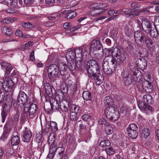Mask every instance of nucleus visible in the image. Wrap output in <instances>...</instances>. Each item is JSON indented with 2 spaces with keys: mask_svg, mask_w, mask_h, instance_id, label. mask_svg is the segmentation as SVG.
I'll use <instances>...</instances> for the list:
<instances>
[{
  "mask_svg": "<svg viewBox=\"0 0 159 159\" xmlns=\"http://www.w3.org/2000/svg\"><path fill=\"white\" fill-rule=\"evenodd\" d=\"M146 11L145 9H143L141 10H135L134 9H132V13H133V14L135 16H136L139 15L140 14V12L142 11Z\"/></svg>",
  "mask_w": 159,
  "mask_h": 159,
  "instance_id": "obj_53",
  "label": "nucleus"
},
{
  "mask_svg": "<svg viewBox=\"0 0 159 159\" xmlns=\"http://www.w3.org/2000/svg\"><path fill=\"white\" fill-rule=\"evenodd\" d=\"M59 108L63 112H67L68 111V107L62 102L60 103Z\"/></svg>",
  "mask_w": 159,
  "mask_h": 159,
  "instance_id": "obj_50",
  "label": "nucleus"
},
{
  "mask_svg": "<svg viewBox=\"0 0 159 159\" xmlns=\"http://www.w3.org/2000/svg\"><path fill=\"white\" fill-rule=\"evenodd\" d=\"M104 104L106 106H108L107 107H108L110 106H112L114 104V99L111 98L110 97L107 96L104 99Z\"/></svg>",
  "mask_w": 159,
  "mask_h": 159,
  "instance_id": "obj_33",
  "label": "nucleus"
},
{
  "mask_svg": "<svg viewBox=\"0 0 159 159\" xmlns=\"http://www.w3.org/2000/svg\"><path fill=\"white\" fill-rule=\"evenodd\" d=\"M70 119L72 121H75L78 119V114L72 112L70 114Z\"/></svg>",
  "mask_w": 159,
  "mask_h": 159,
  "instance_id": "obj_55",
  "label": "nucleus"
},
{
  "mask_svg": "<svg viewBox=\"0 0 159 159\" xmlns=\"http://www.w3.org/2000/svg\"><path fill=\"white\" fill-rule=\"evenodd\" d=\"M147 37L146 34L139 30H137L134 33L135 42L138 45L141 47L144 45V41Z\"/></svg>",
  "mask_w": 159,
  "mask_h": 159,
  "instance_id": "obj_8",
  "label": "nucleus"
},
{
  "mask_svg": "<svg viewBox=\"0 0 159 159\" xmlns=\"http://www.w3.org/2000/svg\"><path fill=\"white\" fill-rule=\"evenodd\" d=\"M6 2L9 7L16 8L19 7L17 0H6Z\"/></svg>",
  "mask_w": 159,
  "mask_h": 159,
  "instance_id": "obj_30",
  "label": "nucleus"
},
{
  "mask_svg": "<svg viewBox=\"0 0 159 159\" xmlns=\"http://www.w3.org/2000/svg\"><path fill=\"white\" fill-rule=\"evenodd\" d=\"M49 79L54 82L61 74L59 67L56 64H52L46 67Z\"/></svg>",
  "mask_w": 159,
  "mask_h": 159,
  "instance_id": "obj_2",
  "label": "nucleus"
},
{
  "mask_svg": "<svg viewBox=\"0 0 159 159\" xmlns=\"http://www.w3.org/2000/svg\"><path fill=\"white\" fill-rule=\"evenodd\" d=\"M6 99L7 100V103L11 107H14L16 105V100L11 97H8V96H6Z\"/></svg>",
  "mask_w": 159,
  "mask_h": 159,
  "instance_id": "obj_38",
  "label": "nucleus"
},
{
  "mask_svg": "<svg viewBox=\"0 0 159 159\" xmlns=\"http://www.w3.org/2000/svg\"><path fill=\"white\" fill-rule=\"evenodd\" d=\"M15 34L16 36L22 37L23 36V33L21 31L17 30Z\"/></svg>",
  "mask_w": 159,
  "mask_h": 159,
  "instance_id": "obj_64",
  "label": "nucleus"
},
{
  "mask_svg": "<svg viewBox=\"0 0 159 159\" xmlns=\"http://www.w3.org/2000/svg\"><path fill=\"white\" fill-rule=\"evenodd\" d=\"M23 27L27 29H29L33 27V25L30 22H25L22 24Z\"/></svg>",
  "mask_w": 159,
  "mask_h": 159,
  "instance_id": "obj_59",
  "label": "nucleus"
},
{
  "mask_svg": "<svg viewBox=\"0 0 159 159\" xmlns=\"http://www.w3.org/2000/svg\"><path fill=\"white\" fill-rule=\"evenodd\" d=\"M18 102L24 105L25 108H28L29 106L30 102L28 99L27 96L23 92H20L17 98Z\"/></svg>",
  "mask_w": 159,
  "mask_h": 159,
  "instance_id": "obj_12",
  "label": "nucleus"
},
{
  "mask_svg": "<svg viewBox=\"0 0 159 159\" xmlns=\"http://www.w3.org/2000/svg\"><path fill=\"white\" fill-rule=\"evenodd\" d=\"M80 48L76 49V54L78 55L79 60H81V62H84L89 59V55L88 52V46L83 45L80 47Z\"/></svg>",
  "mask_w": 159,
  "mask_h": 159,
  "instance_id": "obj_4",
  "label": "nucleus"
},
{
  "mask_svg": "<svg viewBox=\"0 0 159 159\" xmlns=\"http://www.w3.org/2000/svg\"><path fill=\"white\" fill-rule=\"evenodd\" d=\"M37 110V105L35 103L30 104L29 103V106L28 108H25L24 106V114L26 113L28 111L29 115L32 118H34L37 115L36 111Z\"/></svg>",
  "mask_w": 159,
  "mask_h": 159,
  "instance_id": "obj_10",
  "label": "nucleus"
},
{
  "mask_svg": "<svg viewBox=\"0 0 159 159\" xmlns=\"http://www.w3.org/2000/svg\"><path fill=\"white\" fill-rule=\"evenodd\" d=\"M86 68L88 76H93V75L96 73L100 74V66L95 60L92 59L88 61L86 65Z\"/></svg>",
  "mask_w": 159,
  "mask_h": 159,
  "instance_id": "obj_1",
  "label": "nucleus"
},
{
  "mask_svg": "<svg viewBox=\"0 0 159 159\" xmlns=\"http://www.w3.org/2000/svg\"><path fill=\"white\" fill-rule=\"evenodd\" d=\"M72 112L78 114L80 113V110L79 106L73 105L71 108Z\"/></svg>",
  "mask_w": 159,
  "mask_h": 159,
  "instance_id": "obj_51",
  "label": "nucleus"
},
{
  "mask_svg": "<svg viewBox=\"0 0 159 159\" xmlns=\"http://www.w3.org/2000/svg\"><path fill=\"white\" fill-rule=\"evenodd\" d=\"M82 118L84 120L87 121L90 120L91 119V117L89 115L84 114L82 116Z\"/></svg>",
  "mask_w": 159,
  "mask_h": 159,
  "instance_id": "obj_61",
  "label": "nucleus"
},
{
  "mask_svg": "<svg viewBox=\"0 0 159 159\" xmlns=\"http://www.w3.org/2000/svg\"><path fill=\"white\" fill-rule=\"evenodd\" d=\"M105 127V130L106 134H107L110 135L113 132V128L112 125L109 123Z\"/></svg>",
  "mask_w": 159,
  "mask_h": 159,
  "instance_id": "obj_37",
  "label": "nucleus"
},
{
  "mask_svg": "<svg viewBox=\"0 0 159 159\" xmlns=\"http://www.w3.org/2000/svg\"><path fill=\"white\" fill-rule=\"evenodd\" d=\"M32 133L30 129L27 128H25L21 134L22 140L24 142H29L32 137Z\"/></svg>",
  "mask_w": 159,
  "mask_h": 159,
  "instance_id": "obj_14",
  "label": "nucleus"
},
{
  "mask_svg": "<svg viewBox=\"0 0 159 159\" xmlns=\"http://www.w3.org/2000/svg\"><path fill=\"white\" fill-rule=\"evenodd\" d=\"M142 86L143 89L147 93H152L153 89V85L151 83L146 80L143 82Z\"/></svg>",
  "mask_w": 159,
  "mask_h": 159,
  "instance_id": "obj_18",
  "label": "nucleus"
},
{
  "mask_svg": "<svg viewBox=\"0 0 159 159\" xmlns=\"http://www.w3.org/2000/svg\"><path fill=\"white\" fill-rule=\"evenodd\" d=\"M111 59H106L104 60V62L102 64V69L104 72L106 74L110 75L112 73V69L110 67L109 64H111L113 66L115 67L116 65H115V61H111Z\"/></svg>",
  "mask_w": 159,
  "mask_h": 159,
  "instance_id": "obj_11",
  "label": "nucleus"
},
{
  "mask_svg": "<svg viewBox=\"0 0 159 159\" xmlns=\"http://www.w3.org/2000/svg\"><path fill=\"white\" fill-rule=\"evenodd\" d=\"M144 44H146L148 48L150 50L153 49L154 48L152 40L151 38L148 36L144 41Z\"/></svg>",
  "mask_w": 159,
  "mask_h": 159,
  "instance_id": "obj_29",
  "label": "nucleus"
},
{
  "mask_svg": "<svg viewBox=\"0 0 159 159\" xmlns=\"http://www.w3.org/2000/svg\"><path fill=\"white\" fill-rule=\"evenodd\" d=\"M106 6V5H105L102 7H99V8L97 9V10L95 11L94 12L92 11L90 12L89 14L91 16H94L102 15L105 11L107 10V9L103 8L105 7Z\"/></svg>",
  "mask_w": 159,
  "mask_h": 159,
  "instance_id": "obj_25",
  "label": "nucleus"
},
{
  "mask_svg": "<svg viewBox=\"0 0 159 159\" xmlns=\"http://www.w3.org/2000/svg\"><path fill=\"white\" fill-rule=\"evenodd\" d=\"M66 141L69 143H74L75 142V138L70 134H68L66 137Z\"/></svg>",
  "mask_w": 159,
  "mask_h": 159,
  "instance_id": "obj_43",
  "label": "nucleus"
},
{
  "mask_svg": "<svg viewBox=\"0 0 159 159\" xmlns=\"http://www.w3.org/2000/svg\"><path fill=\"white\" fill-rule=\"evenodd\" d=\"M104 112L107 118L110 121H116L120 116L119 111L113 106L107 107Z\"/></svg>",
  "mask_w": 159,
  "mask_h": 159,
  "instance_id": "obj_3",
  "label": "nucleus"
},
{
  "mask_svg": "<svg viewBox=\"0 0 159 159\" xmlns=\"http://www.w3.org/2000/svg\"><path fill=\"white\" fill-rule=\"evenodd\" d=\"M12 20L11 18L10 17H7L3 19L2 20V22L4 24H9Z\"/></svg>",
  "mask_w": 159,
  "mask_h": 159,
  "instance_id": "obj_62",
  "label": "nucleus"
},
{
  "mask_svg": "<svg viewBox=\"0 0 159 159\" xmlns=\"http://www.w3.org/2000/svg\"><path fill=\"white\" fill-rule=\"evenodd\" d=\"M65 12H66V13H67L66 17L67 19H73L76 16V13L74 11H69L67 12L65 11Z\"/></svg>",
  "mask_w": 159,
  "mask_h": 159,
  "instance_id": "obj_41",
  "label": "nucleus"
},
{
  "mask_svg": "<svg viewBox=\"0 0 159 159\" xmlns=\"http://www.w3.org/2000/svg\"><path fill=\"white\" fill-rule=\"evenodd\" d=\"M98 123L100 125H104L105 127L107 125V123H109L107 120L104 118L102 117L98 120Z\"/></svg>",
  "mask_w": 159,
  "mask_h": 159,
  "instance_id": "obj_54",
  "label": "nucleus"
},
{
  "mask_svg": "<svg viewBox=\"0 0 159 159\" xmlns=\"http://www.w3.org/2000/svg\"><path fill=\"white\" fill-rule=\"evenodd\" d=\"M83 97L85 100L87 101L90 100L92 98L90 92L88 91H85L83 93Z\"/></svg>",
  "mask_w": 159,
  "mask_h": 159,
  "instance_id": "obj_40",
  "label": "nucleus"
},
{
  "mask_svg": "<svg viewBox=\"0 0 159 159\" xmlns=\"http://www.w3.org/2000/svg\"><path fill=\"white\" fill-rule=\"evenodd\" d=\"M0 64L2 69H6L11 66L9 63H6L3 60H0Z\"/></svg>",
  "mask_w": 159,
  "mask_h": 159,
  "instance_id": "obj_42",
  "label": "nucleus"
},
{
  "mask_svg": "<svg viewBox=\"0 0 159 159\" xmlns=\"http://www.w3.org/2000/svg\"><path fill=\"white\" fill-rule=\"evenodd\" d=\"M91 9L90 12H94L95 11H97V9L99 8L97 3H94L90 6Z\"/></svg>",
  "mask_w": 159,
  "mask_h": 159,
  "instance_id": "obj_52",
  "label": "nucleus"
},
{
  "mask_svg": "<svg viewBox=\"0 0 159 159\" xmlns=\"http://www.w3.org/2000/svg\"><path fill=\"white\" fill-rule=\"evenodd\" d=\"M126 131L129 137L131 139H136L138 135V127L134 124H130Z\"/></svg>",
  "mask_w": 159,
  "mask_h": 159,
  "instance_id": "obj_9",
  "label": "nucleus"
},
{
  "mask_svg": "<svg viewBox=\"0 0 159 159\" xmlns=\"http://www.w3.org/2000/svg\"><path fill=\"white\" fill-rule=\"evenodd\" d=\"M150 134V130L149 128L147 127L144 128L141 134V137L146 139L149 136Z\"/></svg>",
  "mask_w": 159,
  "mask_h": 159,
  "instance_id": "obj_34",
  "label": "nucleus"
},
{
  "mask_svg": "<svg viewBox=\"0 0 159 159\" xmlns=\"http://www.w3.org/2000/svg\"><path fill=\"white\" fill-rule=\"evenodd\" d=\"M54 140H53V142H52V147H51L48 157L50 158H53L54 159H55V157H56V156H54L55 152L58 150L57 148H56L55 144H54Z\"/></svg>",
  "mask_w": 159,
  "mask_h": 159,
  "instance_id": "obj_28",
  "label": "nucleus"
},
{
  "mask_svg": "<svg viewBox=\"0 0 159 159\" xmlns=\"http://www.w3.org/2000/svg\"><path fill=\"white\" fill-rule=\"evenodd\" d=\"M138 105L140 109L146 113L153 111L154 109L152 106L145 103L143 102L139 101L138 102Z\"/></svg>",
  "mask_w": 159,
  "mask_h": 159,
  "instance_id": "obj_13",
  "label": "nucleus"
},
{
  "mask_svg": "<svg viewBox=\"0 0 159 159\" xmlns=\"http://www.w3.org/2000/svg\"><path fill=\"white\" fill-rule=\"evenodd\" d=\"M137 66L141 70H143L147 67V61L144 58L138 59L136 61Z\"/></svg>",
  "mask_w": 159,
  "mask_h": 159,
  "instance_id": "obj_21",
  "label": "nucleus"
},
{
  "mask_svg": "<svg viewBox=\"0 0 159 159\" xmlns=\"http://www.w3.org/2000/svg\"><path fill=\"white\" fill-rule=\"evenodd\" d=\"M100 72L99 74H98L97 73H94L95 74H93V76H89L93 80L95 81V82L97 84L100 85L102 82L103 80V78L102 75H100Z\"/></svg>",
  "mask_w": 159,
  "mask_h": 159,
  "instance_id": "obj_23",
  "label": "nucleus"
},
{
  "mask_svg": "<svg viewBox=\"0 0 159 159\" xmlns=\"http://www.w3.org/2000/svg\"><path fill=\"white\" fill-rule=\"evenodd\" d=\"M113 51L114 48L112 49L109 48H105L104 51V53L105 56L104 60H105L106 59H110L111 61H115L113 56Z\"/></svg>",
  "mask_w": 159,
  "mask_h": 159,
  "instance_id": "obj_17",
  "label": "nucleus"
},
{
  "mask_svg": "<svg viewBox=\"0 0 159 159\" xmlns=\"http://www.w3.org/2000/svg\"><path fill=\"white\" fill-rule=\"evenodd\" d=\"M151 36L153 37L154 38H157L158 37V35L157 30L156 29H153L152 30L151 29L150 32Z\"/></svg>",
  "mask_w": 159,
  "mask_h": 159,
  "instance_id": "obj_47",
  "label": "nucleus"
},
{
  "mask_svg": "<svg viewBox=\"0 0 159 159\" xmlns=\"http://www.w3.org/2000/svg\"><path fill=\"white\" fill-rule=\"evenodd\" d=\"M142 29L146 33H149L152 29V25L150 22L145 19L142 20Z\"/></svg>",
  "mask_w": 159,
  "mask_h": 159,
  "instance_id": "obj_16",
  "label": "nucleus"
},
{
  "mask_svg": "<svg viewBox=\"0 0 159 159\" xmlns=\"http://www.w3.org/2000/svg\"><path fill=\"white\" fill-rule=\"evenodd\" d=\"M78 55L76 54V50L74 51V50H69L67 51L66 57L68 62L76 61L77 63L76 66H80V68H82L83 64L81 60H78L79 57Z\"/></svg>",
  "mask_w": 159,
  "mask_h": 159,
  "instance_id": "obj_7",
  "label": "nucleus"
},
{
  "mask_svg": "<svg viewBox=\"0 0 159 159\" xmlns=\"http://www.w3.org/2000/svg\"><path fill=\"white\" fill-rule=\"evenodd\" d=\"M9 110V108L6 106H5L3 108V110L1 112V120L2 123H4L7 115V113Z\"/></svg>",
  "mask_w": 159,
  "mask_h": 159,
  "instance_id": "obj_27",
  "label": "nucleus"
},
{
  "mask_svg": "<svg viewBox=\"0 0 159 159\" xmlns=\"http://www.w3.org/2000/svg\"><path fill=\"white\" fill-rule=\"evenodd\" d=\"M60 17V15L58 13L53 14L48 17V19L51 20H53L55 19H58Z\"/></svg>",
  "mask_w": 159,
  "mask_h": 159,
  "instance_id": "obj_56",
  "label": "nucleus"
},
{
  "mask_svg": "<svg viewBox=\"0 0 159 159\" xmlns=\"http://www.w3.org/2000/svg\"><path fill=\"white\" fill-rule=\"evenodd\" d=\"M129 110V107L126 105H123L120 108V111L121 112L124 113L125 115L127 114V112Z\"/></svg>",
  "mask_w": 159,
  "mask_h": 159,
  "instance_id": "obj_49",
  "label": "nucleus"
},
{
  "mask_svg": "<svg viewBox=\"0 0 159 159\" xmlns=\"http://www.w3.org/2000/svg\"><path fill=\"white\" fill-rule=\"evenodd\" d=\"M20 142V140L19 136L15 135L12 137L11 139V144L12 146L18 145Z\"/></svg>",
  "mask_w": 159,
  "mask_h": 159,
  "instance_id": "obj_36",
  "label": "nucleus"
},
{
  "mask_svg": "<svg viewBox=\"0 0 159 159\" xmlns=\"http://www.w3.org/2000/svg\"><path fill=\"white\" fill-rule=\"evenodd\" d=\"M14 83L13 81L10 79L5 80L3 83L0 81V92L4 91L7 93H9L12 94L14 90Z\"/></svg>",
  "mask_w": 159,
  "mask_h": 159,
  "instance_id": "obj_5",
  "label": "nucleus"
},
{
  "mask_svg": "<svg viewBox=\"0 0 159 159\" xmlns=\"http://www.w3.org/2000/svg\"><path fill=\"white\" fill-rule=\"evenodd\" d=\"M76 61H70L68 62V67L71 71L74 70L76 68Z\"/></svg>",
  "mask_w": 159,
  "mask_h": 159,
  "instance_id": "obj_39",
  "label": "nucleus"
},
{
  "mask_svg": "<svg viewBox=\"0 0 159 159\" xmlns=\"http://www.w3.org/2000/svg\"><path fill=\"white\" fill-rule=\"evenodd\" d=\"M67 66L65 64L61 63L60 65L59 70H61L62 71H66L67 70Z\"/></svg>",
  "mask_w": 159,
  "mask_h": 159,
  "instance_id": "obj_58",
  "label": "nucleus"
},
{
  "mask_svg": "<svg viewBox=\"0 0 159 159\" xmlns=\"http://www.w3.org/2000/svg\"><path fill=\"white\" fill-rule=\"evenodd\" d=\"M50 127L52 131L54 132L57 131L58 129L57 123L54 121H51L50 127L48 122H46L45 131L47 132L49 131Z\"/></svg>",
  "mask_w": 159,
  "mask_h": 159,
  "instance_id": "obj_19",
  "label": "nucleus"
},
{
  "mask_svg": "<svg viewBox=\"0 0 159 159\" xmlns=\"http://www.w3.org/2000/svg\"><path fill=\"white\" fill-rule=\"evenodd\" d=\"M19 114L18 113L13 116V119H12L13 123L14 124H16L17 123L19 118Z\"/></svg>",
  "mask_w": 159,
  "mask_h": 159,
  "instance_id": "obj_57",
  "label": "nucleus"
},
{
  "mask_svg": "<svg viewBox=\"0 0 159 159\" xmlns=\"http://www.w3.org/2000/svg\"><path fill=\"white\" fill-rule=\"evenodd\" d=\"M105 151L107 154L109 155H113L115 153V150L111 147L106 148Z\"/></svg>",
  "mask_w": 159,
  "mask_h": 159,
  "instance_id": "obj_45",
  "label": "nucleus"
},
{
  "mask_svg": "<svg viewBox=\"0 0 159 159\" xmlns=\"http://www.w3.org/2000/svg\"><path fill=\"white\" fill-rule=\"evenodd\" d=\"M89 46L91 51H97L100 50L102 45L100 40L94 39L92 41Z\"/></svg>",
  "mask_w": 159,
  "mask_h": 159,
  "instance_id": "obj_15",
  "label": "nucleus"
},
{
  "mask_svg": "<svg viewBox=\"0 0 159 159\" xmlns=\"http://www.w3.org/2000/svg\"><path fill=\"white\" fill-rule=\"evenodd\" d=\"M11 130V129L9 127H8L6 125H5L4 128V132L3 134L1 137V139L4 141H6L9 134H10Z\"/></svg>",
  "mask_w": 159,
  "mask_h": 159,
  "instance_id": "obj_26",
  "label": "nucleus"
},
{
  "mask_svg": "<svg viewBox=\"0 0 159 159\" xmlns=\"http://www.w3.org/2000/svg\"><path fill=\"white\" fill-rule=\"evenodd\" d=\"M65 90L64 92H63L64 93H66L68 90L71 91L73 92H74L77 91V87L76 85L73 83H71V82H69L67 84V85L66 87V90H65V89H63V91Z\"/></svg>",
  "mask_w": 159,
  "mask_h": 159,
  "instance_id": "obj_24",
  "label": "nucleus"
},
{
  "mask_svg": "<svg viewBox=\"0 0 159 159\" xmlns=\"http://www.w3.org/2000/svg\"><path fill=\"white\" fill-rule=\"evenodd\" d=\"M34 0H24L25 3L29 6H30L32 4Z\"/></svg>",
  "mask_w": 159,
  "mask_h": 159,
  "instance_id": "obj_63",
  "label": "nucleus"
},
{
  "mask_svg": "<svg viewBox=\"0 0 159 159\" xmlns=\"http://www.w3.org/2000/svg\"><path fill=\"white\" fill-rule=\"evenodd\" d=\"M113 56L116 66L117 65H119L122 63L126 59L124 52L117 48H114Z\"/></svg>",
  "mask_w": 159,
  "mask_h": 159,
  "instance_id": "obj_6",
  "label": "nucleus"
},
{
  "mask_svg": "<svg viewBox=\"0 0 159 159\" xmlns=\"http://www.w3.org/2000/svg\"><path fill=\"white\" fill-rule=\"evenodd\" d=\"M128 44L125 48V50L128 52L130 53L134 50L133 46L130 43L127 42Z\"/></svg>",
  "mask_w": 159,
  "mask_h": 159,
  "instance_id": "obj_46",
  "label": "nucleus"
},
{
  "mask_svg": "<svg viewBox=\"0 0 159 159\" xmlns=\"http://www.w3.org/2000/svg\"><path fill=\"white\" fill-rule=\"evenodd\" d=\"M52 109L53 111H58L59 110V104L57 102L51 104Z\"/></svg>",
  "mask_w": 159,
  "mask_h": 159,
  "instance_id": "obj_48",
  "label": "nucleus"
},
{
  "mask_svg": "<svg viewBox=\"0 0 159 159\" xmlns=\"http://www.w3.org/2000/svg\"><path fill=\"white\" fill-rule=\"evenodd\" d=\"M63 1V0H45L47 4L51 5L61 4Z\"/></svg>",
  "mask_w": 159,
  "mask_h": 159,
  "instance_id": "obj_35",
  "label": "nucleus"
},
{
  "mask_svg": "<svg viewBox=\"0 0 159 159\" xmlns=\"http://www.w3.org/2000/svg\"><path fill=\"white\" fill-rule=\"evenodd\" d=\"M99 145L101 147L104 148L106 146H110V141L108 140H104L100 142Z\"/></svg>",
  "mask_w": 159,
  "mask_h": 159,
  "instance_id": "obj_44",
  "label": "nucleus"
},
{
  "mask_svg": "<svg viewBox=\"0 0 159 159\" xmlns=\"http://www.w3.org/2000/svg\"><path fill=\"white\" fill-rule=\"evenodd\" d=\"M123 82L127 86L130 85L132 83V77L128 72H124L123 75Z\"/></svg>",
  "mask_w": 159,
  "mask_h": 159,
  "instance_id": "obj_22",
  "label": "nucleus"
},
{
  "mask_svg": "<svg viewBox=\"0 0 159 159\" xmlns=\"http://www.w3.org/2000/svg\"><path fill=\"white\" fill-rule=\"evenodd\" d=\"M143 102L148 104L153 103V100L152 97L149 94H146L144 95L143 98Z\"/></svg>",
  "mask_w": 159,
  "mask_h": 159,
  "instance_id": "obj_31",
  "label": "nucleus"
},
{
  "mask_svg": "<svg viewBox=\"0 0 159 159\" xmlns=\"http://www.w3.org/2000/svg\"><path fill=\"white\" fill-rule=\"evenodd\" d=\"M140 73L138 70H135L133 72V75L134 76V80L136 82H139V81L138 79L137 75L138 74H139Z\"/></svg>",
  "mask_w": 159,
  "mask_h": 159,
  "instance_id": "obj_60",
  "label": "nucleus"
},
{
  "mask_svg": "<svg viewBox=\"0 0 159 159\" xmlns=\"http://www.w3.org/2000/svg\"><path fill=\"white\" fill-rule=\"evenodd\" d=\"M58 154L56 156L55 159H68L67 155L64 153L65 148L63 147L57 148Z\"/></svg>",
  "mask_w": 159,
  "mask_h": 159,
  "instance_id": "obj_20",
  "label": "nucleus"
},
{
  "mask_svg": "<svg viewBox=\"0 0 159 159\" xmlns=\"http://www.w3.org/2000/svg\"><path fill=\"white\" fill-rule=\"evenodd\" d=\"M1 31L3 34L7 36H10L12 34V31L11 29L6 26H3L1 28Z\"/></svg>",
  "mask_w": 159,
  "mask_h": 159,
  "instance_id": "obj_32",
  "label": "nucleus"
}]
</instances>
